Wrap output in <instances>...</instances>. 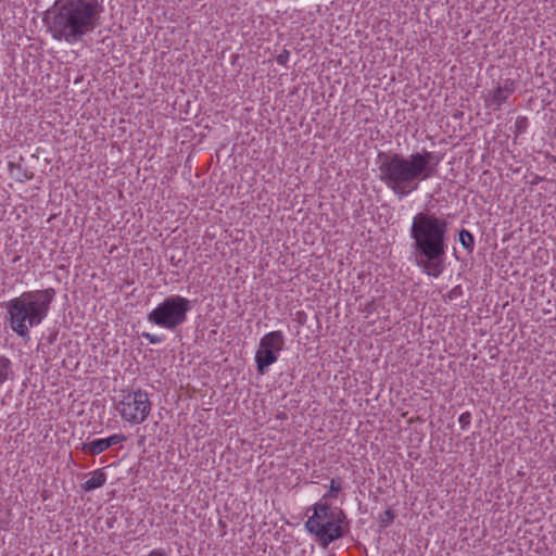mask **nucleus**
I'll list each match as a JSON object with an SVG mask.
<instances>
[{
  "instance_id": "f257e3e1",
  "label": "nucleus",
  "mask_w": 556,
  "mask_h": 556,
  "mask_svg": "<svg viewBox=\"0 0 556 556\" xmlns=\"http://www.w3.org/2000/svg\"><path fill=\"white\" fill-rule=\"evenodd\" d=\"M379 179L399 199L418 190L421 181L432 178L441 159L433 152L422 150L408 155L380 153Z\"/></svg>"
},
{
  "instance_id": "f03ea898",
  "label": "nucleus",
  "mask_w": 556,
  "mask_h": 556,
  "mask_svg": "<svg viewBox=\"0 0 556 556\" xmlns=\"http://www.w3.org/2000/svg\"><path fill=\"white\" fill-rule=\"evenodd\" d=\"M103 12L102 0H56L45 21L53 39L75 45L100 25Z\"/></svg>"
},
{
  "instance_id": "7ed1b4c3",
  "label": "nucleus",
  "mask_w": 556,
  "mask_h": 556,
  "mask_svg": "<svg viewBox=\"0 0 556 556\" xmlns=\"http://www.w3.org/2000/svg\"><path fill=\"white\" fill-rule=\"evenodd\" d=\"M448 225L433 213H417L412 220V254L420 270L433 278L445 269Z\"/></svg>"
},
{
  "instance_id": "20e7f679",
  "label": "nucleus",
  "mask_w": 556,
  "mask_h": 556,
  "mask_svg": "<svg viewBox=\"0 0 556 556\" xmlns=\"http://www.w3.org/2000/svg\"><path fill=\"white\" fill-rule=\"evenodd\" d=\"M55 296L53 288L21 293L3 303L5 321L10 329L22 339H29L30 330L38 327L48 316Z\"/></svg>"
},
{
  "instance_id": "39448f33",
  "label": "nucleus",
  "mask_w": 556,
  "mask_h": 556,
  "mask_svg": "<svg viewBox=\"0 0 556 556\" xmlns=\"http://www.w3.org/2000/svg\"><path fill=\"white\" fill-rule=\"evenodd\" d=\"M312 509L313 515L305 522V528L317 536L324 546L344 535L345 516L341 510L332 509L323 502L316 503Z\"/></svg>"
},
{
  "instance_id": "423d86ee",
  "label": "nucleus",
  "mask_w": 556,
  "mask_h": 556,
  "mask_svg": "<svg viewBox=\"0 0 556 556\" xmlns=\"http://www.w3.org/2000/svg\"><path fill=\"white\" fill-rule=\"evenodd\" d=\"M112 402L121 419L130 426L143 424L148 419L153 405L149 393L140 388L121 390Z\"/></svg>"
},
{
  "instance_id": "0eeeda50",
  "label": "nucleus",
  "mask_w": 556,
  "mask_h": 556,
  "mask_svg": "<svg viewBox=\"0 0 556 556\" xmlns=\"http://www.w3.org/2000/svg\"><path fill=\"white\" fill-rule=\"evenodd\" d=\"M191 308L187 298L169 295L149 312L147 320L165 330L175 331L187 321Z\"/></svg>"
},
{
  "instance_id": "6e6552de",
  "label": "nucleus",
  "mask_w": 556,
  "mask_h": 556,
  "mask_svg": "<svg viewBox=\"0 0 556 556\" xmlns=\"http://www.w3.org/2000/svg\"><path fill=\"white\" fill-rule=\"evenodd\" d=\"M285 345L286 337L281 330L267 332L261 338L254 357L260 375L266 374L269 367L278 361Z\"/></svg>"
},
{
  "instance_id": "1a4fd4ad",
  "label": "nucleus",
  "mask_w": 556,
  "mask_h": 556,
  "mask_svg": "<svg viewBox=\"0 0 556 556\" xmlns=\"http://www.w3.org/2000/svg\"><path fill=\"white\" fill-rule=\"evenodd\" d=\"M126 440V435L122 433H114L108 438L96 439L84 443L83 451L88 455L94 456L101 454L113 445L125 442Z\"/></svg>"
},
{
  "instance_id": "9d476101",
  "label": "nucleus",
  "mask_w": 556,
  "mask_h": 556,
  "mask_svg": "<svg viewBox=\"0 0 556 556\" xmlns=\"http://www.w3.org/2000/svg\"><path fill=\"white\" fill-rule=\"evenodd\" d=\"M516 83L513 79H504L491 93L486 100L488 105L500 109L503 103L514 93Z\"/></svg>"
},
{
  "instance_id": "9b49d317",
  "label": "nucleus",
  "mask_w": 556,
  "mask_h": 556,
  "mask_svg": "<svg viewBox=\"0 0 556 556\" xmlns=\"http://www.w3.org/2000/svg\"><path fill=\"white\" fill-rule=\"evenodd\" d=\"M13 363L4 355H0V388L13 378Z\"/></svg>"
},
{
  "instance_id": "f8f14e48",
  "label": "nucleus",
  "mask_w": 556,
  "mask_h": 556,
  "mask_svg": "<svg viewBox=\"0 0 556 556\" xmlns=\"http://www.w3.org/2000/svg\"><path fill=\"white\" fill-rule=\"evenodd\" d=\"M106 481V476L101 470H96L91 473V477L85 481L83 489L85 491H92L103 486Z\"/></svg>"
},
{
  "instance_id": "ddd939ff",
  "label": "nucleus",
  "mask_w": 556,
  "mask_h": 556,
  "mask_svg": "<svg viewBox=\"0 0 556 556\" xmlns=\"http://www.w3.org/2000/svg\"><path fill=\"white\" fill-rule=\"evenodd\" d=\"M459 242L463 245V248L468 251L472 252L475 248V238L472 233L467 229H462L459 231Z\"/></svg>"
},
{
  "instance_id": "4468645a",
  "label": "nucleus",
  "mask_w": 556,
  "mask_h": 556,
  "mask_svg": "<svg viewBox=\"0 0 556 556\" xmlns=\"http://www.w3.org/2000/svg\"><path fill=\"white\" fill-rule=\"evenodd\" d=\"M340 490H341V482L332 479L330 481V490L326 495H324V498H337Z\"/></svg>"
},
{
  "instance_id": "2eb2a0df",
  "label": "nucleus",
  "mask_w": 556,
  "mask_h": 556,
  "mask_svg": "<svg viewBox=\"0 0 556 556\" xmlns=\"http://www.w3.org/2000/svg\"><path fill=\"white\" fill-rule=\"evenodd\" d=\"M471 422V414L469 412H464L458 417V424L463 430L467 429Z\"/></svg>"
},
{
  "instance_id": "dca6fc26",
  "label": "nucleus",
  "mask_w": 556,
  "mask_h": 556,
  "mask_svg": "<svg viewBox=\"0 0 556 556\" xmlns=\"http://www.w3.org/2000/svg\"><path fill=\"white\" fill-rule=\"evenodd\" d=\"M142 337L146 340H148V342L151 343V344H160L164 340L163 336L153 334V333H150V332H143Z\"/></svg>"
},
{
  "instance_id": "f3484780",
  "label": "nucleus",
  "mask_w": 556,
  "mask_h": 556,
  "mask_svg": "<svg viewBox=\"0 0 556 556\" xmlns=\"http://www.w3.org/2000/svg\"><path fill=\"white\" fill-rule=\"evenodd\" d=\"M393 519H394L393 513L390 509H388L381 516V523H382V526L387 527L393 522Z\"/></svg>"
},
{
  "instance_id": "a211bd4d",
  "label": "nucleus",
  "mask_w": 556,
  "mask_h": 556,
  "mask_svg": "<svg viewBox=\"0 0 556 556\" xmlns=\"http://www.w3.org/2000/svg\"><path fill=\"white\" fill-rule=\"evenodd\" d=\"M287 58H288L287 54L286 55L279 54L278 58H277V62L279 64L283 65L286 63V61H287Z\"/></svg>"
}]
</instances>
